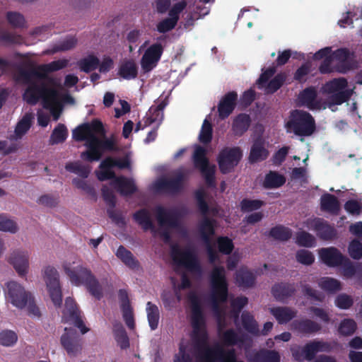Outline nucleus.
Instances as JSON below:
<instances>
[{
  "label": "nucleus",
  "mask_w": 362,
  "mask_h": 362,
  "mask_svg": "<svg viewBox=\"0 0 362 362\" xmlns=\"http://www.w3.org/2000/svg\"><path fill=\"white\" fill-rule=\"evenodd\" d=\"M16 81L28 85L25 90L23 98L29 105H35L41 99L43 107L49 108L57 101L58 98L57 91L48 87L42 80L47 78L45 73H42L36 67L30 66L25 69L22 66L17 68Z\"/></svg>",
  "instance_id": "obj_1"
},
{
  "label": "nucleus",
  "mask_w": 362,
  "mask_h": 362,
  "mask_svg": "<svg viewBox=\"0 0 362 362\" xmlns=\"http://www.w3.org/2000/svg\"><path fill=\"white\" fill-rule=\"evenodd\" d=\"M210 286L212 310L214 315L220 321L223 315L221 304L226 303L228 298V283L223 266H216L213 268L210 274Z\"/></svg>",
  "instance_id": "obj_4"
},
{
  "label": "nucleus",
  "mask_w": 362,
  "mask_h": 362,
  "mask_svg": "<svg viewBox=\"0 0 362 362\" xmlns=\"http://www.w3.org/2000/svg\"><path fill=\"white\" fill-rule=\"evenodd\" d=\"M218 251L224 255H230L233 249V240L227 236H221L217 238Z\"/></svg>",
  "instance_id": "obj_60"
},
{
  "label": "nucleus",
  "mask_w": 362,
  "mask_h": 362,
  "mask_svg": "<svg viewBox=\"0 0 362 362\" xmlns=\"http://www.w3.org/2000/svg\"><path fill=\"white\" fill-rule=\"evenodd\" d=\"M172 257L175 262L183 266L189 272L202 274V268L196 254L190 250L182 251L177 246L172 248Z\"/></svg>",
  "instance_id": "obj_9"
},
{
  "label": "nucleus",
  "mask_w": 362,
  "mask_h": 362,
  "mask_svg": "<svg viewBox=\"0 0 362 362\" xmlns=\"http://www.w3.org/2000/svg\"><path fill=\"white\" fill-rule=\"evenodd\" d=\"M102 165L107 168L117 167L119 169H126L130 168V161L127 157L114 158L108 156L102 161Z\"/></svg>",
  "instance_id": "obj_49"
},
{
  "label": "nucleus",
  "mask_w": 362,
  "mask_h": 362,
  "mask_svg": "<svg viewBox=\"0 0 362 362\" xmlns=\"http://www.w3.org/2000/svg\"><path fill=\"white\" fill-rule=\"evenodd\" d=\"M317 91L314 87H308L301 91L298 95L300 103L309 107L313 109L316 107Z\"/></svg>",
  "instance_id": "obj_39"
},
{
  "label": "nucleus",
  "mask_w": 362,
  "mask_h": 362,
  "mask_svg": "<svg viewBox=\"0 0 362 362\" xmlns=\"http://www.w3.org/2000/svg\"><path fill=\"white\" fill-rule=\"evenodd\" d=\"M264 204L263 201L245 198L240 202V209L243 212H249L260 209Z\"/></svg>",
  "instance_id": "obj_63"
},
{
  "label": "nucleus",
  "mask_w": 362,
  "mask_h": 362,
  "mask_svg": "<svg viewBox=\"0 0 362 362\" xmlns=\"http://www.w3.org/2000/svg\"><path fill=\"white\" fill-rule=\"evenodd\" d=\"M242 151L239 147L225 148L217 158L219 170L221 173H230L238 165L242 158Z\"/></svg>",
  "instance_id": "obj_11"
},
{
  "label": "nucleus",
  "mask_w": 362,
  "mask_h": 362,
  "mask_svg": "<svg viewBox=\"0 0 362 362\" xmlns=\"http://www.w3.org/2000/svg\"><path fill=\"white\" fill-rule=\"evenodd\" d=\"M294 330L303 334H311L320 332L321 325L310 319L296 320L292 322Z\"/></svg>",
  "instance_id": "obj_26"
},
{
  "label": "nucleus",
  "mask_w": 362,
  "mask_h": 362,
  "mask_svg": "<svg viewBox=\"0 0 362 362\" xmlns=\"http://www.w3.org/2000/svg\"><path fill=\"white\" fill-rule=\"evenodd\" d=\"M242 325L243 328L249 333L257 336L259 334L258 325L254 317L249 313L242 314Z\"/></svg>",
  "instance_id": "obj_48"
},
{
  "label": "nucleus",
  "mask_w": 362,
  "mask_h": 362,
  "mask_svg": "<svg viewBox=\"0 0 362 362\" xmlns=\"http://www.w3.org/2000/svg\"><path fill=\"white\" fill-rule=\"evenodd\" d=\"M296 243L301 247H312L315 245V238L306 231H300L296 234Z\"/></svg>",
  "instance_id": "obj_58"
},
{
  "label": "nucleus",
  "mask_w": 362,
  "mask_h": 362,
  "mask_svg": "<svg viewBox=\"0 0 362 362\" xmlns=\"http://www.w3.org/2000/svg\"><path fill=\"white\" fill-rule=\"evenodd\" d=\"M6 286L5 296L7 300L18 308H24L32 294L15 281H8Z\"/></svg>",
  "instance_id": "obj_10"
},
{
  "label": "nucleus",
  "mask_w": 362,
  "mask_h": 362,
  "mask_svg": "<svg viewBox=\"0 0 362 362\" xmlns=\"http://www.w3.org/2000/svg\"><path fill=\"white\" fill-rule=\"evenodd\" d=\"M69 64V60L66 59H62L51 62L48 64H42L36 67L42 73L46 75L49 73L57 71L66 68Z\"/></svg>",
  "instance_id": "obj_45"
},
{
  "label": "nucleus",
  "mask_w": 362,
  "mask_h": 362,
  "mask_svg": "<svg viewBox=\"0 0 362 362\" xmlns=\"http://www.w3.org/2000/svg\"><path fill=\"white\" fill-rule=\"evenodd\" d=\"M269 151L264 147V143L262 139H256L251 146L249 161L255 163L263 161L267 158Z\"/></svg>",
  "instance_id": "obj_27"
},
{
  "label": "nucleus",
  "mask_w": 362,
  "mask_h": 362,
  "mask_svg": "<svg viewBox=\"0 0 362 362\" xmlns=\"http://www.w3.org/2000/svg\"><path fill=\"white\" fill-rule=\"evenodd\" d=\"M64 269L73 285L84 286L90 294L97 300L103 298V286L90 269L81 264L75 267L66 264Z\"/></svg>",
  "instance_id": "obj_5"
},
{
  "label": "nucleus",
  "mask_w": 362,
  "mask_h": 362,
  "mask_svg": "<svg viewBox=\"0 0 362 362\" xmlns=\"http://www.w3.org/2000/svg\"><path fill=\"white\" fill-rule=\"evenodd\" d=\"M238 94L235 91H230L223 95L218 105V117L225 119L229 117L236 107Z\"/></svg>",
  "instance_id": "obj_20"
},
{
  "label": "nucleus",
  "mask_w": 362,
  "mask_h": 362,
  "mask_svg": "<svg viewBox=\"0 0 362 362\" xmlns=\"http://www.w3.org/2000/svg\"><path fill=\"white\" fill-rule=\"evenodd\" d=\"M271 314L279 324H286L294 318L297 312L289 307H276L270 309Z\"/></svg>",
  "instance_id": "obj_31"
},
{
  "label": "nucleus",
  "mask_w": 362,
  "mask_h": 362,
  "mask_svg": "<svg viewBox=\"0 0 362 362\" xmlns=\"http://www.w3.org/2000/svg\"><path fill=\"white\" fill-rule=\"evenodd\" d=\"M330 345L327 342L313 340L307 343L302 349L301 352L307 361H313L319 351H327Z\"/></svg>",
  "instance_id": "obj_24"
},
{
  "label": "nucleus",
  "mask_w": 362,
  "mask_h": 362,
  "mask_svg": "<svg viewBox=\"0 0 362 362\" xmlns=\"http://www.w3.org/2000/svg\"><path fill=\"white\" fill-rule=\"evenodd\" d=\"M291 230L282 225L276 226L269 231V236L280 241H287L291 238Z\"/></svg>",
  "instance_id": "obj_47"
},
{
  "label": "nucleus",
  "mask_w": 362,
  "mask_h": 362,
  "mask_svg": "<svg viewBox=\"0 0 362 362\" xmlns=\"http://www.w3.org/2000/svg\"><path fill=\"white\" fill-rule=\"evenodd\" d=\"M67 136L68 130L66 126L63 124H58L51 134L49 143L51 144L62 143L66 139Z\"/></svg>",
  "instance_id": "obj_50"
},
{
  "label": "nucleus",
  "mask_w": 362,
  "mask_h": 362,
  "mask_svg": "<svg viewBox=\"0 0 362 362\" xmlns=\"http://www.w3.org/2000/svg\"><path fill=\"white\" fill-rule=\"evenodd\" d=\"M357 329L356 322L353 319H344L341 321L338 331L341 335L351 336Z\"/></svg>",
  "instance_id": "obj_56"
},
{
  "label": "nucleus",
  "mask_w": 362,
  "mask_h": 362,
  "mask_svg": "<svg viewBox=\"0 0 362 362\" xmlns=\"http://www.w3.org/2000/svg\"><path fill=\"white\" fill-rule=\"evenodd\" d=\"M251 117L245 113L238 115L233 120L232 131L235 136H243L249 129L251 124Z\"/></svg>",
  "instance_id": "obj_28"
},
{
  "label": "nucleus",
  "mask_w": 362,
  "mask_h": 362,
  "mask_svg": "<svg viewBox=\"0 0 362 362\" xmlns=\"http://www.w3.org/2000/svg\"><path fill=\"white\" fill-rule=\"evenodd\" d=\"M348 81L344 78H333L323 86L324 93L329 95L327 102L329 107L340 105L347 102L353 95L352 89H347Z\"/></svg>",
  "instance_id": "obj_7"
},
{
  "label": "nucleus",
  "mask_w": 362,
  "mask_h": 362,
  "mask_svg": "<svg viewBox=\"0 0 362 362\" xmlns=\"http://www.w3.org/2000/svg\"><path fill=\"white\" fill-rule=\"evenodd\" d=\"M99 64V59L93 54H90L88 57L83 58L78 62V65L81 71L86 73H89L96 69L98 67Z\"/></svg>",
  "instance_id": "obj_46"
},
{
  "label": "nucleus",
  "mask_w": 362,
  "mask_h": 362,
  "mask_svg": "<svg viewBox=\"0 0 362 362\" xmlns=\"http://www.w3.org/2000/svg\"><path fill=\"white\" fill-rule=\"evenodd\" d=\"M88 123L79 125L73 130L72 136L76 141H85L87 148L81 157L88 162L99 160L105 152L117 151V140L112 134L109 138L100 139L96 135H90Z\"/></svg>",
  "instance_id": "obj_2"
},
{
  "label": "nucleus",
  "mask_w": 362,
  "mask_h": 362,
  "mask_svg": "<svg viewBox=\"0 0 362 362\" xmlns=\"http://www.w3.org/2000/svg\"><path fill=\"white\" fill-rule=\"evenodd\" d=\"M112 184L114 187L124 196L132 195L136 191V187L134 182L123 176L115 178Z\"/></svg>",
  "instance_id": "obj_30"
},
{
  "label": "nucleus",
  "mask_w": 362,
  "mask_h": 362,
  "mask_svg": "<svg viewBox=\"0 0 362 362\" xmlns=\"http://www.w3.org/2000/svg\"><path fill=\"white\" fill-rule=\"evenodd\" d=\"M286 180L284 175L279 174L276 171H269L266 174L263 187L265 189H276L283 186Z\"/></svg>",
  "instance_id": "obj_34"
},
{
  "label": "nucleus",
  "mask_w": 362,
  "mask_h": 362,
  "mask_svg": "<svg viewBox=\"0 0 362 362\" xmlns=\"http://www.w3.org/2000/svg\"><path fill=\"white\" fill-rule=\"evenodd\" d=\"M67 171L75 173L82 178H87L91 171V168L88 165H83L79 161L69 162L65 165Z\"/></svg>",
  "instance_id": "obj_44"
},
{
  "label": "nucleus",
  "mask_w": 362,
  "mask_h": 362,
  "mask_svg": "<svg viewBox=\"0 0 362 362\" xmlns=\"http://www.w3.org/2000/svg\"><path fill=\"white\" fill-rule=\"evenodd\" d=\"M116 256L130 269H136L139 267V261L134 257L131 251L120 245L116 252Z\"/></svg>",
  "instance_id": "obj_38"
},
{
  "label": "nucleus",
  "mask_w": 362,
  "mask_h": 362,
  "mask_svg": "<svg viewBox=\"0 0 362 362\" xmlns=\"http://www.w3.org/2000/svg\"><path fill=\"white\" fill-rule=\"evenodd\" d=\"M194 197L195 199L197 201V207L201 212V214L205 217L207 216L209 212L212 213L213 214H216L218 211L216 208H211L210 209L208 203L206 202L205 198H206V193L202 189H197L194 192Z\"/></svg>",
  "instance_id": "obj_40"
},
{
  "label": "nucleus",
  "mask_w": 362,
  "mask_h": 362,
  "mask_svg": "<svg viewBox=\"0 0 362 362\" xmlns=\"http://www.w3.org/2000/svg\"><path fill=\"white\" fill-rule=\"evenodd\" d=\"M44 277L47 287L60 285L59 273L53 267L47 266L45 268Z\"/></svg>",
  "instance_id": "obj_53"
},
{
  "label": "nucleus",
  "mask_w": 362,
  "mask_h": 362,
  "mask_svg": "<svg viewBox=\"0 0 362 362\" xmlns=\"http://www.w3.org/2000/svg\"><path fill=\"white\" fill-rule=\"evenodd\" d=\"M133 218L139 226H141L144 230H155V226L151 220L150 213L147 209H141L136 211L133 214Z\"/></svg>",
  "instance_id": "obj_33"
},
{
  "label": "nucleus",
  "mask_w": 362,
  "mask_h": 362,
  "mask_svg": "<svg viewBox=\"0 0 362 362\" xmlns=\"http://www.w3.org/2000/svg\"><path fill=\"white\" fill-rule=\"evenodd\" d=\"M156 218L160 226L177 228L180 225V215L176 210H167L161 206L156 209Z\"/></svg>",
  "instance_id": "obj_19"
},
{
  "label": "nucleus",
  "mask_w": 362,
  "mask_h": 362,
  "mask_svg": "<svg viewBox=\"0 0 362 362\" xmlns=\"http://www.w3.org/2000/svg\"><path fill=\"white\" fill-rule=\"evenodd\" d=\"M6 19L8 23L13 28H23L25 25L24 16L18 12H7Z\"/></svg>",
  "instance_id": "obj_62"
},
{
  "label": "nucleus",
  "mask_w": 362,
  "mask_h": 362,
  "mask_svg": "<svg viewBox=\"0 0 362 362\" xmlns=\"http://www.w3.org/2000/svg\"><path fill=\"white\" fill-rule=\"evenodd\" d=\"M116 256L130 269H136L139 267V261L134 257L131 251L120 245L116 252Z\"/></svg>",
  "instance_id": "obj_37"
},
{
  "label": "nucleus",
  "mask_w": 362,
  "mask_h": 362,
  "mask_svg": "<svg viewBox=\"0 0 362 362\" xmlns=\"http://www.w3.org/2000/svg\"><path fill=\"white\" fill-rule=\"evenodd\" d=\"M32 117L25 114L18 122L15 128V134L17 138H21L30 129L31 127Z\"/></svg>",
  "instance_id": "obj_55"
},
{
  "label": "nucleus",
  "mask_w": 362,
  "mask_h": 362,
  "mask_svg": "<svg viewBox=\"0 0 362 362\" xmlns=\"http://www.w3.org/2000/svg\"><path fill=\"white\" fill-rule=\"evenodd\" d=\"M29 256L28 252L16 250H14L8 258V262L20 276L27 274L29 267Z\"/></svg>",
  "instance_id": "obj_18"
},
{
  "label": "nucleus",
  "mask_w": 362,
  "mask_h": 362,
  "mask_svg": "<svg viewBox=\"0 0 362 362\" xmlns=\"http://www.w3.org/2000/svg\"><path fill=\"white\" fill-rule=\"evenodd\" d=\"M235 281L240 287L250 288L255 283V276L252 272L247 269L241 268L236 272Z\"/></svg>",
  "instance_id": "obj_36"
},
{
  "label": "nucleus",
  "mask_w": 362,
  "mask_h": 362,
  "mask_svg": "<svg viewBox=\"0 0 362 362\" xmlns=\"http://www.w3.org/2000/svg\"><path fill=\"white\" fill-rule=\"evenodd\" d=\"M18 230V225L13 220L5 214H0V231L16 233Z\"/></svg>",
  "instance_id": "obj_54"
},
{
  "label": "nucleus",
  "mask_w": 362,
  "mask_h": 362,
  "mask_svg": "<svg viewBox=\"0 0 362 362\" xmlns=\"http://www.w3.org/2000/svg\"><path fill=\"white\" fill-rule=\"evenodd\" d=\"M213 129L211 124L206 119H204L199 133V139L200 142L207 144L211 141Z\"/></svg>",
  "instance_id": "obj_59"
},
{
  "label": "nucleus",
  "mask_w": 362,
  "mask_h": 362,
  "mask_svg": "<svg viewBox=\"0 0 362 362\" xmlns=\"http://www.w3.org/2000/svg\"><path fill=\"white\" fill-rule=\"evenodd\" d=\"M322 261L329 267H338L344 263L345 257L341 252L334 247L322 248L319 250Z\"/></svg>",
  "instance_id": "obj_21"
},
{
  "label": "nucleus",
  "mask_w": 362,
  "mask_h": 362,
  "mask_svg": "<svg viewBox=\"0 0 362 362\" xmlns=\"http://www.w3.org/2000/svg\"><path fill=\"white\" fill-rule=\"evenodd\" d=\"M285 127L288 132L298 136H310L316 131L314 117L310 113L301 110H294L290 112Z\"/></svg>",
  "instance_id": "obj_6"
},
{
  "label": "nucleus",
  "mask_w": 362,
  "mask_h": 362,
  "mask_svg": "<svg viewBox=\"0 0 362 362\" xmlns=\"http://www.w3.org/2000/svg\"><path fill=\"white\" fill-rule=\"evenodd\" d=\"M62 321L74 324L80 329L82 334H85L88 331V329L86 327L81 319V312L75 300L71 297H67L65 300V308L63 311Z\"/></svg>",
  "instance_id": "obj_12"
},
{
  "label": "nucleus",
  "mask_w": 362,
  "mask_h": 362,
  "mask_svg": "<svg viewBox=\"0 0 362 362\" xmlns=\"http://www.w3.org/2000/svg\"><path fill=\"white\" fill-rule=\"evenodd\" d=\"M215 220L204 217L199 224V232L204 243L211 242V237L215 233Z\"/></svg>",
  "instance_id": "obj_35"
},
{
  "label": "nucleus",
  "mask_w": 362,
  "mask_h": 362,
  "mask_svg": "<svg viewBox=\"0 0 362 362\" xmlns=\"http://www.w3.org/2000/svg\"><path fill=\"white\" fill-rule=\"evenodd\" d=\"M349 254L354 259L359 260L362 258V243L358 240H353L348 247Z\"/></svg>",
  "instance_id": "obj_64"
},
{
  "label": "nucleus",
  "mask_w": 362,
  "mask_h": 362,
  "mask_svg": "<svg viewBox=\"0 0 362 362\" xmlns=\"http://www.w3.org/2000/svg\"><path fill=\"white\" fill-rule=\"evenodd\" d=\"M18 340L17 334L8 329L3 330L0 332V344L4 346H11L14 345Z\"/></svg>",
  "instance_id": "obj_61"
},
{
  "label": "nucleus",
  "mask_w": 362,
  "mask_h": 362,
  "mask_svg": "<svg viewBox=\"0 0 362 362\" xmlns=\"http://www.w3.org/2000/svg\"><path fill=\"white\" fill-rule=\"evenodd\" d=\"M296 291V288L294 283L281 282L275 284L272 288V293L274 298L282 303L292 297Z\"/></svg>",
  "instance_id": "obj_23"
},
{
  "label": "nucleus",
  "mask_w": 362,
  "mask_h": 362,
  "mask_svg": "<svg viewBox=\"0 0 362 362\" xmlns=\"http://www.w3.org/2000/svg\"><path fill=\"white\" fill-rule=\"evenodd\" d=\"M206 362H244L237 359L236 352L234 349L225 350L219 345H216L214 349H209Z\"/></svg>",
  "instance_id": "obj_17"
},
{
  "label": "nucleus",
  "mask_w": 362,
  "mask_h": 362,
  "mask_svg": "<svg viewBox=\"0 0 362 362\" xmlns=\"http://www.w3.org/2000/svg\"><path fill=\"white\" fill-rule=\"evenodd\" d=\"M286 75L284 73L277 74L269 82L265 88L267 93H274L277 91L286 81Z\"/></svg>",
  "instance_id": "obj_57"
},
{
  "label": "nucleus",
  "mask_w": 362,
  "mask_h": 362,
  "mask_svg": "<svg viewBox=\"0 0 362 362\" xmlns=\"http://www.w3.org/2000/svg\"><path fill=\"white\" fill-rule=\"evenodd\" d=\"M163 47L156 42L149 46L141 59V67L144 73L151 71L158 64L163 53Z\"/></svg>",
  "instance_id": "obj_13"
},
{
  "label": "nucleus",
  "mask_w": 362,
  "mask_h": 362,
  "mask_svg": "<svg viewBox=\"0 0 362 362\" xmlns=\"http://www.w3.org/2000/svg\"><path fill=\"white\" fill-rule=\"evenodd\" d=\"M61 337V344L69 356H75L82 349V339L74 328L66 327Z\"/></svg>",
  "instance_id": "obj_15"
},
{
  "label": "nucleus",
  "mask_w": 362,
  "mask_h": 362,
  "mask_svg": "<svg viewBox=\"0 0 362 362\" xmlns=\"http://www.w3.org/2000/svg\"><path fill=\"white\" fill-rule=\"evenodd\" d=\"M319 286L329 293H335L341 288L340 281L331 277L322 278L319 282Z\"/></svg>",
  "instance_id": "obj_51"
},
{
  "label": "nucleus",
  "mask_w": 362,
  "mask_h": 362,
  "mask_svg": "<svg viewBox=\"0 0 362 362\" xmlns=\"http://www.w3.org/2000/svg\"><path fill=\"white\" fill-rule=\"evenodd\" d=\"M113 334L117 344L122 349H127L129 346V340L127 332L120 322L114 324Z\"/></svg>",
  "instance_id": "obj_42"
},
{
  "label": "nucleus",
  "mask_w": 362,
  "mask_h": 362,
  "mask_svg": "<svg viewBox=\"0 0 362 362\" xmlns=\"http://www.w3.org/2000/svg\"><path fill=\"white\" fill-rule=\"evenodd\" d=\"M256 362H280V356L276 351L263 350L255 354Z\"/></svg>",
  "instance_id": "obj_52"
},
{
  "label": "nucleus",
  "mask_w": 362,
  "mask_h": 362,
  "mask_svg": "<svg viewBox=\"0 0 362 362\" xmlns=\"http://www.w3.org/2000/svg\"><path fill=\"white\" fill-rule=\"evenodd\" d=\"M184 180V173L178 172L173 178L163 177L157 180L155 188L159 192L177 194L182 189Z\"/></svg>",
  "instance_id": "obj_16"
},
{
  "label": "nucleus",
  "mask_w": 362,
  "mask_h": 362,
  "mask_svg": "<svg viewBox=\"0 0 362 362\" xmlns=\"http://www.w3.org/2000/svg\"><path fill=\"white\" fill-rule=\"evenodd\" d=\"M167 105L168 103L164 100L157 106L152 105L144 118V126H149L153 123L158 122L157 126L158 127L163 119V110Z\"/></svg>",
  "instance_id": "obj_25"
},
{
  "label": "nucleus",
  "mask_w": 362,
  "mask_h": 362,
  "mask_svg": "<svg viewBox=\"0 0 362 362\" xmlns=\"http://www.w3.org/2000/svg\"><path fill=\"white\" fill-rule=\"evenodd\" d=\"M308 227L316 232L317 237L323 240H332L337 238L335 228L322 218H314L307 221Z\"/></svg>",
  "instance_id": "obj_14"
},
{
  "label": "nucleus",
  "mask_w": 362,
  "mask_h": 362,
  "mask_svg": "<svg viewBox=\"0 0 362 362\" xmlns=\"http://www.w3.org/2000/svg\"><path fill=\"white\" fill-rule=\"evenodd\" d=\"M192 160L194 168L199 170L206 185L209 187H214L216 186V166L210 164L209 160L206 157V150L204 147L198 146L194 151Z\"/></svg>",
  "instance_id": "obj_8"
},
{
  "label": "nucleus",
  "mask_w": 362,
  "mask_h": 362,
  "mask_svg": "<svg viewBox=\"0 0 362 362\" xmlns=\"http://www.w3.org/2000/svg\"><path fill=\"white\" fill-rule=\"evenodd\" d=\"M118 75L125 80H132L138 76V67L132 59L124 61L119 66Z\"/></svg>",
  "instance_id": "obj_32"
},
{
  "label": "nucleus",
  "mask_w": 362,
  "mask_h": 362,
  "mask_svg": "<svg viewBox=\"0 0 362 362\" xmlns=\"http://www.w3.org/2000/svg\"><path fill=\"white\" fill-rule=\"evenodd\" d=\"M245 338L246 336L245 334L239 335L233 329L226 330L221 336L223 344L228 346H233L238 343L243 344Z\"/></svg>",
  "instance_id": "obj_41"
},
{
  "label": "nucleus",
  "mask_w": 362,
  "mask_h": 362,
  "mask_svg": "<svg viewBox=\"0 0 362 362\" xmlns=\"http://www.w3.org/2000/svg\"><path fill=\"white\" fill-rule=\"evenodd\" d=\"M320 209L333 215H337L340 210V204L337 197L325 193L320 198Z\"/></svg>",
  "instance_id": "obj_29"
},
{
  "label": "nucleus",
  "mask_w": 362,
  "mask_h": 362,
  "mask_svg": "<svg viewBox=\"0 0 362 362\" xmlns=\"http://www.w3.org/2000/svg\"><path fill=\"white\" fill-rule=\"evenodd\" d=\"M146 310L149 327L151 330H155L158 328L160 319L158 307L149 301L146 303Z\"/></svg>",
  "instance_id": "obj_43"
},
{
  "label": "nucleus",
  "mask_w": 362,
  "mask_h": 362,
  "mask_svg": "<svg viewBox=\"0 0 362 362\" xmlns=\"http://www.w3.org/2000/svg\"><path fill=\"white\" fill-rule=\"evenodd\" d=\"M188 300L191 304L192 339L194 347L199 354L200 362H206L209 350L214 349L216 346L211 348L208 345L207 332L204 329H201V326L204 324V317L199 296L195 293L191 292L188 296Z\"/></svg>",
  "instance_id": "obj_3"
},
{
  "label": "nucleus",
  "mask_w": 362,
  "mask_h": 362,
  "mask_svg": "<svg viewBox=\"0 0 362 362\" xmlns=\"http://www.w3.org/2000/svg\"><path fill=\"white\" fill-rule=\"evenodd\" d=\"M333 59L338 62L335 70L339 73L345 74L352 69L351 57L354 56L347 48H339L332 54Z\"/></svg>",
  "instance_id": "obj_22"
}]
</instances>
